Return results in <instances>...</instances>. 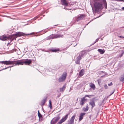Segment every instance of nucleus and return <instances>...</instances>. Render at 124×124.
<instances>
[{"mask_svg": "<svg viewBox=\"0 0 124 124\" xmlns=\"http://www.w3.org/2000/svg\"><path fill=\"white\" fill-rule=\"evenodd\" d=\"M90 3L94 13L101 10L104 6L105 9L107 8V4L105 0H90Z\"/></svg>", "mask_w": 124, "mask_h": 124, "instance_id": "1", "label": "nucleus"}, {"mask_svg": "<svg viewBox=\"0 0 124 124\" xmlns=\"http://www.w3.org/2000/svg\"><path fill=\"white\" fill-rule=\"evenodd\" d=\"M5 63H4V64L6 65L12 64L13 65L11 66H9L6 68H4L2 69V70H5L9 68H10L11 67H13V66H16V65H18V64H19L20 63V62H18V60L15 61H5Z\"/></svg>", "mask_w": 124, "mask_h": 124, "instance_id": "2", "label": "nucleus"}, {"mask_svg": "<svg viewBox=\"0 0 124 124\" xmlns=\"http://www.w3.org/2000/svg\"><path fill=\"white\" fill-rule=\"evenodd\" d=\"M67 73L66 72H64L62 75L58 79V81L60 82H62L64 81L67 76Z\"/></svg>", "mask_w": 124, "mask_h": 124, "instance_id": "3", "label": "nucleus"}, {"mask_svg": "<svg viewBox=\"0 0 124 124\" xmlns=\"http://www.w3.org/2000/svg\"><path fill=\"white\" fill-rule=\"evenodd\" d=\"M85 17V15L82 14L80 15L78 17H75L73 18V20L75 21V23H76V21L78 22L79 21L83 19Z\"/></svg>", "mask_w": 124, "mask_h": 124, "instance_id": "4", "label": "nucleus"}, {"mask_svg": "<svg viewBox=\"0 0 124 124\" xmlns=\"http://www.w3.org/2000/svg\"><path fill=\"white\" fill-rule=\"evenodd\" d=\"M63 35H61L58 34H52L50 35L49 37V38L51 39H54L59 38L62 37Z\"/></svg>", "mask_w": 124, "mask_h": 124, "instance_id": "5", "label": "nucleus"}, {"mask_svg": "<svg viewBox=\"0 0 124 124\" xmlns=\"http://www.w3.org/2000/svg\"><path fill=\"white\" fill-rule=\"evenodd\" d=\"M32 61L30 59H26L25 61L24 62H22L21 61L18 60V62H20L19 64H18V65H23L24 63L26 64H31V62Z\"/></svg>", "mask_w": 124, "mask_h": 124, "instance_id": "6", "label": "nucleus"}, {"mask_svg": "<svg viewBox=\"0 0 124 124\" xmlns=\"http://www.w3.org/2000/svg\"><path fill=\"white\" fill-rule=\"evenodd\" d=\"M60 118V117L59 116L55 117L51 121V124H55L59 120Z\"/></svg>", "mask_w": 124, "mask_h": 124, "instance_id": "7", "label": "nucleus"}, {"mask_svg": "<svg viewBox=\"0 0 124 124\" xmlns=\"http://www.w3.org/2000/svg\"><path fill=\"white\" fill-rule=\"evenodd\" d=\"M32 33L26 34L20 32H17L14 34L16 37H20L24 35L27 36L31 34Z\"/></svg>", "mask_w": 124, "mask_h": 124, "instance_id": "8", "label": "nucleus"}, {"mask_svg": "<svg viewBox=\"0 0 124 124\" xmlns=\"http://www.w3.org/2000/svg\"><path fill=\"white\" fill-rule=\"evenodd\" d=\"M69 114L66 115L65 116H64L59 121L58 123L57 124H61L63 122H64L68 118Z\"/></svg>", "mask_w": 124, "mask_h": 124, "instance_id": "9", "label": "nucleus"}, {"mask_svg": "<svg viewBox=\"0 0 124 124\" xmlns=\"http://www.w3.org/2000/svg\"><path fill=\"white\" fill-rule=\"evenodd\" d=\"M11 37H7L5 36H2L0 37V39L3 41H5L7 39H11Z\"/></svg>", "mask_w": 124, "mask_h": 124, "instance_id": "10", "label": "nucleus"}, {"mask_svg": "<svg viewBox=\"0 0 124 124\" xmlns=\"http://www.w3.org/2000/svg\"><path fill=\"white\" fill-rule=\"evenodd\" d=\"M62 4L65 6H67L68 5V3L66 0H61Z\"/></svg>", "mask_w": 124, "mask_h": 124, "instance_id": "11", "label": "nucleus"}, {"mask_svg": "<svg viewBox=\"0 0 124 124\" xmlns=\"http://www.w3.org/2000/svg\"><path fill=\"white\" fill-rule=\"evenodd\" d=\"M86 101V100L85 99V97H83L81 99L80 102V104L81 105H83L84 104L85 102Z\"/></svg>", "mask_w": 124, "mask_h": 124, "instance_id": "12", "label": "nucleus"}, {"mask_svg": "<svg viewBox=\"0 0 124 124\" xmlns=\"http://www.w3.org/2000/svg\"><path fill=\"white\" fill-rule=\"evenodd\" d=\"M85 114V113H81L79 116V121H81L83 118V116Z\"/></svg>", "mask_w": 124, "mask_h": 124, "instance_id": "13", "label": "nucleus"}, {"mask_svg": "<svg viewBox=\"0 0 124 124\" xmlns=\"http://www.w3.org/2000/svg\"><path fill=\"white\" fill-rule=\"evenodd\" d=\"M84 74V70L83 69L81 70L79 72V76L80 77L82 76Z\"/></svg>", "mask_w": 124, "mask_h": 124, "instance_id": "14", "label": "nucleus"}, {"mask_svg": "<svg viewBox=\"0 0 124 124\" xmlns=\"http://www.w3.org/2000/svg\"><path fill=\"white\" fill-rule=\"evenodd\" d=\"M89 103L92 106L91 108H93V107L95 106V104L94 102L93 101H90Z\"/></svg>", "mask_w": 124, "mask_h": 124, "instance_id": "15", "label": "nucleus"}, {"mask_svg": "<svg viewBox=\"0 0 124 124\" xmlns=\"http://www.w3.org/2000/svg\"><path fill=\"white\" fill-rule=\"evenodd\" d=\"M89 86L92 88L94 90L95 88V86L93 83H89Z\"/></svg>", "mask_w": 124, "mask_h": 124, "instance_id": "16", "label": "nucleus"}, {"mask_svg": "<svg viewBox=\"0 0 124 124\" xmlns=\"http://www.w3.org/2000/svg\"><path fill=\"white\" fill-rule=\"evenodd\" d=\"M66 87L65 85H63L62 87L60 89V91L61 92H63L65 90Z\"/></svg>", "mask_w": 124, "mask_h": 124, "instance_id": "17", "label": "nucleus"}, {"mask_svg": "<svg viewBox=\"0 0 124 124\" xmlns=\"http://www.w3.org/2000/svg\"><path fill=\"white\" fill-rule=\"evenodd\" d=\"M50 50L52 51L53 52H56L59 51V48H54L53 49H50Z\"/></svg>", "mask_w": 124, "mask_h": 124, "instance_id": "18", "label": "nucleus"}, {"mask_svg": "<svg viewBox=\"0 0 124 124\" xmlns=\"http://www.w3.org/2000/svg\"><path fill=\"white\" fill-rule=\"evenodd\" d=\"M120 80L121 82L124 81V74L121 76L120 78Z\"/></svg>", "mask_w": 124, "mask_h": 124, "instance_id": "19", "label": "nucleus"}, {"mask_svg": "<svg viewBox=\"0 0 124 124\" xmlns=\"http://www.w3.org/2000/svg\"><path fill=\"white\" fill-rule=\"evenodd\" d=\"M98 50L101 54H103L105 52L104 51L101 49H99Z\"/></svg>", "mask_w": 124, "mask_h": 124, "instance_id": "20", "label": "nucleus"}, {"mask_svg": "<svg viewBox=\"0 0 124 124\" xmlns=\"http://www.w3.org/2000/svg\"><path fill=\"white\" fill-rule=\"evenodd\" d=\"M75 116L76 115H74L72 116L71 117L70 121H71V122L72 121L74 122V121L75 119Z\"/></svg>", "mask_w": 124, "mask_h": 124, "instance_id": "21", "label": "nucleus"}, {"mask_svg": "<svg viewBox=\"0 0 124 124\" xmlns=\"http://www.w3.org/2000/svg\"><path fill=\"white\" fill-rule=\"evenodd\" d=\"M89 109L88 105H87L86 106V107L85 108H84L83 110L84 111L86 112L88 111Z\"/></svg>", "mask_w": 124, "mask_h": 124, "instance_id": "22", "label": "nucleus"}, {"mask_svg": "<svg viewBox=\"0 0 124 124\" xmlns=\"http://www.w3.org/2000/svg\"><path fill=\"white\" fill-rule=\"evenodd\" d=\"M38 116L39 118L42 117V115L40 113L39 110L38 111Z\"/></svg>", "mask_w": 124, "mask_h": 124, "instance_id": "23", "label": "nucleus"}, {"mask_svg": "<svg viewBox=\"0 0 124 124\" xmlns=\"http://www.w3.org/2000/svg\"><path fill=\"white\" fill-rule=\"evenodd\" d=\"M81 59V56L79 55L78 57L77 58V60H78L80 61V60Z\"/></svg>", "mask_w": 124, "mask_h": 124, "instance_id": "24", "label": "nucleus"}, {"mask_svg": "<svg viewBox=\"0 0 124 124\" xmlns=\"http://www.w3.org/2000/svg\"><path fill=\"white\" fill-rule=\"evenodd\" d=\"M46 99H45L43 100L42 102V104L43 105L44 103H45V101H46Z\"/></svg>", "mask_w": 124, "mask_h": 124, "instance_id": "25", "label": "nucleus"}, {"mask_svg": "<svg viewBox=\"0 0 124 124\" xmlns=\"http://www.w3.org/2000/svg\"><path fill=\"white\" fill-rule=\"evenodd\" d=\"M49 107L50 108H51L52 107V104H51V101L50 100H49Z\"/></svg>", "mask_w": 124, "mask_h": 124, "instance_id": "26", "label": "nucleus"}, {"mask_svg": "<svg viewBox=\"0 0 124 124\" xmlns=\"http://www.w3.org/2000/svg\"><path fill=\"white\" fill-rule=\"evenodd\" d=\"M76 63L77 64H80V61L77 60V61H76Z\"/></svg>", "mask_w": 124, "mask_h": 124, "instance_id": "27", "label": "nucleus"}, {"mask_svg": "<svg viewBox=\"0 0 124 124\" xmlns=\"http://www.w3.org/2000/svg\"><path fill=\"white\" fill-rule=\"evenodd\" d=\"M104 87L105 89H107L108 88V86H107V85L106 84L104 85Z\"/></svg>", "mask_w": 124, "mask_h": 124, "instance_id": "28", "label": "nucleus"}, {"mask_svg": "<svg viewBox=\"0 0 124 124\" xmlns=\"http://www.w3.org/2000/svg\"><path fill=\"white\" fill-rule=\"evenodd\" d=\"M91 96L90 95H85V97H85V98L86 97H89V96Z\"/></svg>", "mask_w": 124, "mask_h": 124, "instance_id": "29", "label": "nucleus"}, {"mask_svg": "<svg viewBox=\"0 0 124 124\" xmlns=\"http://www.w3.org/2000/svg\"><path fill=\"white\" fill-rule=\"evenodd\" d=\"M74 122H71V121H70V122L69 123V124H73Z\"/></svg>", "mask_w": 124, "mask_h": 124, "instance_id": "30", "label": "nucleus"}, {"mask_svg": "<svg viewBox=\"0 0 124 124\" xmlns=\"http://www.w3.org/2000/svg\"><path fill=\"white\" fill-rule=\"evenodd\" d=\"M108 85L109 86L112 85V82H111L110 84H108Z\"/></svg>", "mask_w": 124, "mask_h": 124, "instance_id": "31", "label": "nucleus"}, {"mask_svg": "<svg viewBox=\"0 0 124 124\" xmlns=\"http://www.w3.org/2000/svg\"><path fill=\"white\" fill-rule=\"evenodd\" d=\"M5 61H0V62L2 64H4L5 63Z\"/></svg>", "mask_w": 124, "mask_h": 124, "instance_id": "32", "label": "nucleus"}, {"mask_svg": "<svg viewBox=\"0 0 124 124\" xmlns=\"http://www.w3.org/2000/svg\"><path fill=\"white\" fill-rule=\"evenodd\" d=\"M102 104V102H99V105L100 106Z\"/></svg>", "mask_w": 124, "mask_h": 124, "instance_id": "33", "label": "nucleus"}, {"mask_svg": "<svg viewBox=\"0 0 124 124\" xmlns=\"http://www.w3.org/2000/svg\"><path fill=\"white\" fill-rule=\"evenodd\" d=\"M98 39H96V40L95 41L94 43L93 44H94L95 43H96L97 41H98Z\"/></svg>", "mask_w": 124, "mask_h": 124, "instance_id": "34", "label": "nucleus"}, {"mask_svg": "<svg viewBox=\"0 0 124 124\" xmlns=\"http://www.w3.org/2000/svg\"><path fill=\"white\" fill-rule=\"evenodd\" d=\"M119 37L120 38H124V37H123V36H119Z\"/></svg>", "mask_w": 124, "mask_h": 124, "instance_id": "35", "label": "nucleus"}, {"mask_svg": "<svg viewBox=\"0 0 124 124\" xmlns=\"http://www.w3.org/2000/svg\"><path fill=\"white\" fill-rule=\"evenodd\" d=\"M124 54L122 52V54H121V55H120V57H121V56H122L123 55V54Z\"/></svg>", "mask_w": 124, "mask_h": 124, "instance_id": "36", "label": "nucleus"}, {"mask_svg": "<svg viewBox=\"0 0 124 124\" xmlns=\"http://www.w3.org/2000/svg\"><path fill=\"white\" fill-rule=\"evenodd\" d=\"M64 9H65L66 10H67V9H68V10H69V9H67V8H64Z\"/></svg>", "mask_w": 124, "mask_h": 124, "instance_id": "37", "label": "nucleus"}, {"mask_svg": "<svg viewBox=\"0 0 124 124\" xmlns=\"http://www.w3.org/2000/svg\"><path fill=\"white\" fill-rule=\"evenodd\" d=\"M122 9L123 10H124V7H123L122 8Z\"/></svg>", "mask_w": 124, "mask_h": 124, "instance_id": "38", "label": "nucleus"}, {"mask_svg": "<svg viewBox=\"0 0 124 124\" xmlns=\"http://www.w3.org/2000/svg\"><path fill=\"white\" fill-rule=\"evenodd\" d=\"M122 52L124 54V51H122Z\"/></svg>", "mask_w": 124, "mask_h": 124, "instance_id": "39", "label": "nucleus"}, {"mask_svg": "<svg viewBox=\"0 0 124 124\" xmlns=\"http://www.w3.org/2000/svg\"><path fill=\"white\" fill-rule=\"evenodd\" d=\"M44 49H43V50H42V51H44Z\"/></svg>", "mask_w": 124, "mask_h": 124, "instance_id": "40", "label": "nucleus"}, {"mask_svg": "<svg viewBox=\"0 0 124 124\" xmlns=\"http://www.w3.org/2000/svg\"><path fill=\"white\" fill-rule=\"evenodd\" d=\"M48 38H49V37H48V39H48Z\"/></svg>", "mask_w": 124, "mask_h": 124, "instance_id": "41", "label": "nucleus"}, {"mask_svg": "<svg viewBox=\"0 0 124 124\" xmlns=\"http://www.w3.org/2000/svg\"><path fill=\"white\" fill-rule=\"evenodd\" d=\"M1 21L0 20V22H1Z\"/></svg>", "mask_w": 124, "mask_h": 124, "instance_id": "42", "label": "nucleus"}, {"mask_svg": "<svg viewBox=\"0 0 124 124\" xmlns=\"http://www.w3.org/2000/svg\"><path fill=\"white\" fill-rule=\"evenodd\" d=\"M77 45H76L75 46H75Z\"/></svg>", "mask_w": 124, "mask_h": 124, "instance_id": "43", "label": "nucleus"}, {"mask_svg": "<svg viewBox=\"0 0 124 124\" xmlns=\"http://www.w3.org/2000/svg\"><path fill=\"white\" fill-rule=\"evenodd\" d=\"M113 93H114V92H113V93H112V94Z\"/></svg>", "mask_w": 124, "mask_h": 124, "instance_id": "44", "label": "nucleus"}]
</instances>
